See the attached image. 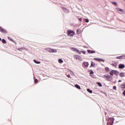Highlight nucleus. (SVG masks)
I'll return each instance as SVG.
<instances>
[{
  "instance_id": "1",
  "label": "nucleus",
  "mask_w": 125,
  "mask_h": 125,
  "mask_svg": "<svg viewBox=\"0 0 125 125\" xmlns=\"http://www.w3.org/2000/svg\"><path fill=\"white\" fill-rule=\"evenodd\" d=\"M67 36L68 37H70V38H73L74 36H75V32L73 30H67Z\"/></svg>"
},
{
  "instance_id": "2",
  "label": "nucleus",
  "mask_w": 125,
  "mask_h": 125,
  "mask_svg": "<svg viewBox=\"0 0 125 125\" xmlns=\"http://www.w3.org/2000/svg\"><path fill=\"white\" fill-rule=\"evenodd\" d=\"M46 50L47 51H48L49 52H52L53 53L57 52V50L54 49H51L50 48H47L46 49Z\"/></svg>"
},
{
  "instance_id": "3",
  "label": "nucleus",
  "mask_w": 125,
  "mask_h": 125,
  "mask_svg": "<svg viewBox=\"0 0 125 125\" xmlns=\"http://www.w3.org/2000/svg\"><path fill=\"white\" fill-rule=\"evenodd\" d=\"M74 57L75 59H76L77 60H79L80 61H83V59L81 56L78 55H74Z\"/></svg>"
},
{
  "instance_id": "4",
  "label": "nucleus",
  "mask_w": 125,
  "mask_h": 125,
  "mask_svg": "<svg viewBox=\"0 0 125 125\" xmlns=\"http://www.w3.org/2000/svg\"><path fill=\"white\" fill-rule=\"evenodd\" d=\"M70 49H71V50H72L73 51L79 52V54H81V53H80V51L79 50V49H78L75 47H71V48H70Z\"/></svg>"
},
{
  "instance_id": "5",
  "label": "nucleus",
  "mask_w": 125,
  "mask_h": 125,
  "mask_svg": "<svg viewBox=\"0 0 125 125\" xmlns=\"http://www.w3.org/2000/svg\"><path fill=\"white\" fill-rule=\"evenodd\" d=\"M83 67H85L86 68H87V67H88L89 64L88 63V62H84L83 63Z\"/></svg>"
},
{
  "instance_id": "6",
  "label": "nucleus",
  "mask_w": 125,
  "mask_h": 125,
  "mask_svg": "<svg viewBox=\"0 0 125 125\" xmlns=\"http://www.w3.org/2000/svg\"><path fill=\"white\" fill-rule=\"evenodd\" d=\"M116 10L117 11H120L122 13H125V10L124 9H122L121 8H116Z\"/></svg>"
},
{
  "instance_id": "7",
  "label": "nucleus",
  "mask_w": 125,
  "mask_h": 125,
  "mask_svg": "<svg viewBox=\"0 0 125 125\" xmlns=\"http://www.w3.org/2000/svg\"><path fill=\"white\" fill-rule=\"evenodd\" d=\"M110 120H111V121H112V123H111V122H107V124H108L109 125H113V124H114V120H115V119H114V118H110Z\"/></svg>"
},
{
  "instance_id": "8",
  "label": "nucleus",
  "mask_w": 125,
  "mask_h": 125,
  "mask_svg": "<svg viewBox=\"0 0 125 125\" xmlns=\"http://www.w3.org/2000/svg\"><path fill=\"white\" fill-rule=\"evenodd\" d=\"M0 31L3 33H4V34H6V30H5L4 29H3L2 27L0 26Z\"/></svg>"
},
{
  "instance_id": "9",
  "label": "nucleus",
  "mask_w": 125,
  "mask_h": 125,
  "mask_svg": "<svg viewBox=\"0 0 125 125\" xmlns=\"http://www.w3.org/2000/svg\"><path fill=\"white\" fill-rule=\"evenodd\" d=\"M125 64H120L119 65V69H124V68H125Z\"/></svg>"
},
{
  "instance_id": "10",
  "label": "nucleus",
  "mask_w": 125,
  "mask_h": 125,
  "mask_svg": "<svg viewBox=\"0 0 125 125\" xmlns=\"http://www.w3.org/2000/svg\"><path fill=\"white\" fill-rule=\"evenodd\" d=\"M104 78H105L107 80H109V79H110V77L108 75H104Z\"/></svg>"
},
{
  "instance_id": "11",
  "label": "nucleus",
  "mask_w": 125,
  "mask_h": 125,
  "mask_svg": "<svg viewBox=\"0 0 125 125\" xmlns=\"http://www.w3.org/2000/svg\"><path fill=\"white\" fill-rule=\"evenodd\" d=\"M88 53H95V51H92L90 50H87Z\"/></svg>"
},
{
  "instance_id": "12",
  "label": "nucleus",
  "mask_w": 125,
  "mask_h": 125,
  "mask_svg": "<svg viewBox=\"0 0 125 125\" xmlns=\"http://www.w3.org/2000/svg\"><path fill=\"white\" fill-rule=\"evenodd\" d=\"M119 74V72L116 70H113V75H115L116 76H118Z\"/></svg>"
},
{
  "instance_id": "13",
  "label": "nucleus",
  "mask_w": 125,
  "mask_h": 125,
  "mask_svg": "<svg viewBox=\"0 0 125 125\" xmlns=\"http://www.w3.org/2000/svg\"><path fill=\"white\" fill-rule=\"evenodd\" d=\"M68 71H69L70 75H71V76H74L75 75V74H74V72L72 70L68 69Z\"/></svg>"
},
{
  "instance_id": "14",
  "label": "nucleus",
  "mask_w": 125,
  "mask_h": 125,
  "mask_svg": "<svg viewBox=\"0 0 125 125\" xmlns=\"http://www.w3.org/2000/svg\"><path fill=\"white\" fill-rule=\"evenodd\" d=\"M58 62L59 63H60V64H62V63H63V62H64V61H63V60L61 59H59L58 60Z\"/></svg>"
},
{
  "instance_id": "15",
  "label": "nucleus",
  "mask_w": 125,
  "mask_h": 125,
  "mask_svg": "<svg viewBox=\"0 0 125 125\" xmlns=\"http://www.w3.org/2000/svg\"><path fill=\"white\" fill-rule=\"evenodd\" d=\"M120 77H121V78H123L125 77V73H120L119 74Z\"/></svg>"
},
{
  "instance_id": "16",
  "label": "nucleus",
  "mask_w": 125,
  "mask_h": 125,
  "mask_svg": "<svg viewBox=\"0 0 125 125\" xmlns=\"http://www.w3.org/2000/svg\"><path fill=\"white\" fill-rule=\"evenodd\" d=\"M63 10H64V12H65L66 13H69V12H70V11H69V10H68L66 8H64Z\"/></svg>"
},
{
  "instance_id": "17",
  "label": "nucleus",
  "mask_w": 125,
  "mask_h": 125,
  "mask_svg": "<svg viewBox=\"0 0 125 125\" xmlns=\"http://www.w3.org/2000/svg\"><path fill=\"white\" fill-rule=\"evenodd\" d=\"M75 87H76V88H78V89H81V86L79 85V84H76L75 85Z\"/></svg>"
},
{
  "instance_id": "18",
  "label": "nucleus",
  "mask_w": 125,
  "mask_h": 125,
  "mask_svg": "<svg viewBox=\"0 0 125 125\" xmlns=\"http://www.w3.org/2000/svg\"><path fill=\"white\" fill-rule=\"evenodd\" d=\"M111 3L116 6H118V4L115 1H111Z\"/></svg>"
},
{
  "instance_id": "19",
  "label": "nucleus",
  "mask_w": 125,
  "mask_h": 125,
  "mask_svg": "<svg viewBox=\"0 0 125 125\" xmlns=\"http://www.w3.org/2000/svg\"><path fill=\"white\" fill-rule=\"evenodd\" d=\"M91 66L92 67H94V66H95V63L94 62H91Z\"/></svg>"
},
{
  "instance_id": "20",
  "label": "nucleus",
  "mask_w": 125,
  "mask_h": 125,
  "mask_svg": "<svg viewBox=\"0 0 125 125\" xmlns=\"http://www.w3.org/2000/svg\"><path fill=\"white\" fill-rule=\"evenodd\" d=\"M109 74L111 76H113L114 75V70H112L111 71H110Z\"/></svg>"
},
{
  "instance_id": "21",
  "label": "nucleus",
  "mask_w": 125,
  "mask_h": 125,
  "mask_svg": "<svg viewBox=\"0 0 125 125\" xmlns=\"http://www.w3.org/2000/svg\"><path fill=\"white\" fill-rule=\"evenodd\" d=\"M77 33L78 34H81V29H78L77 30Z\"/></svg>"
},
{
  "instance_id": "22",
  "label": "nucleus",
  "mask_w": 125,
  "mask_h": 125,
  "mask_svg": "<svg viewBox=\"0 0 125 125\" xmlns=\"http://www.w3.org/2000/svg\"><path fill=\"white\" fill-rule=\"evenodd\" d=\"M34 62H35L36 64H41V62H37L35 60H34Z\"/></svg>"
},
{
  "instance_id": "23",
  "label": "nucleus",
  "mask_w": 125,
  "mask_h": 125,
  "mask_svg": "<svg viewBox=\"0 0 125 125\" xmlns=\"http://www.w3.org/2000/svg\"><path fill=\"white\" fill-rule=\"evenodd\" d=\"M87 91L89 92V93H92V90H90V89H87Z\"/></svg>"
},
{
  "instance_id": "24",
  "label": "nucleus",
  "mask_w": 125,
  "mask_h": 125,
  "mask_svg": "<svg viewBox=\"0 0 125 125\" xmlns=\"http://www.w3.org/2000/svg\"><path fill=\"white\" fill-rule=\"evenodd\" d=\"M94 60H95L96 61H100V59L94 58Z\"/></svg>"
},
{
  "instance_id": "25",
  "label": "nucleus",
  "mask_w": 125,
  "mask_h": 125,
  "mask_svg": "<svg viewBox=\"0 0 125 125\" xmlns=\"http://www.w3.org/2000/svg\"><path fill=\"white\" fill-rule=\"evenodd\" d=\"M8 39L10 40L11 41V42H14V41L13 40H12V39H11V38L8 37Z\"/></svg>"
},
{
  "instance_id": "26",
  "label": "nucleus",
  "mask_w": 125,
  "mask_h": 125,
  "mask_svg": "<svg viewBox=\"0 0 125 125\" xmlns=\"http://www.w3.org/2000/svg\"><path fill=\"white\" fill-rule=\"evenodd\" d=\"M105 71H106V72H109L110 71V69H109L108 67H105Z\"/></svg>"
},
{
  "instance_id": "27",
  "label": "nucleus",
  "mask_w": 125,
  "mask_h": 125,
  "mask_svg": "<svg viewBox=\"0 0 125 125\" xmlns=\"http://www.w3.org/2000/svg\"><path fill=\"white\" fill-rule=\"evenodd\" d=\"M97 84L99 85V86H102V84H101V83H99V82H98L97 83Z\"/></svg>"
},
{
  "instance_id": "28",
  "label": "nucleus",
  "mask_w": 125,
  "mask_h": 125,
  "mask_svg": "<svg viewBox=\"0 0 125 125\" xmlns=\"http://www.w3.org/2000/svg\"><path fill=\"white\" fill-rule=\"evenodd\" d=\"M2 42L3 43H6V41H5V40H4V39H2Z\"/></svg>"
},
{
  "instance_id": "29",
  "label": "nucleus",
  "mask_w": 125,
  "mask_h": 125,
  "mask_svg": "<svg viewBox=\"0 0 125 125\" xmlns=\"http://www.w3.org/2000/svg\"><path fill=\"white\" fill-rule=\"evenodd\" d=\"M121 59H125V55L121 56Z\"/></svg>"
},
{
  "instance_id": "30",
  "label": "nucleus",
  "mask_w": 125,
  "mask_h": 125,
  "mask_svg": "<svg viewBox=\"0 0 125 125\" xmlns=\"http://www.w3.org/2000/svg\"><path fill=\"white\" fill-rule=\"evenodd\" d=\"M85 21L86 23H88V22H89V21L87 19H85Z\"/></svg>"
},
{
  "instance_id": "31",
  "label": "nucleus",
  "mask_w": 125,
  "mask_h": 125,
  "mask_svg": "<svg viewBox=\"0 0 125 125\" xmlns=\"http://www.w3.org/2000/svg\"><path fill=\"white\" fill-rule=\"evenodd\" d=\"M116 59H122V58H121V57L120 56H119V57H116Z\"/></svg>"
},
{
  "instance_id": "32",
  "label": "nucleus",
  "mask_w": 125,
  "mask_h": 125,
  "mask_svg": "<svg viewBox=\"0 0 125 125\" xmlns=\"http://www.w3.org/2000/svg\"><path fill=\"white\" fill-rule=\"evenodd\" d=\"M113 89H114V90H116L117 89V87L116 86H114L113 87Z\"/></svg>"
},
{
  "instance_id": "33",
  "label": "nucleus",
  "mask_w": 125,
  "mask_h": 125,
  "mask_svg": "<svg viewBox=\"0 0 125 125\" xmlns=\"http://www.w3.org/2000/svg\"><path fill=\"white\" fill-rule=\"evenodd\" d=\"M100 61H103V62H105V60L100 59Z\"/></svg>"
},
{
  "instance_id": "34",
  "label": "nucleus",
  "mask_w": 125,
  "mask_h": 125,
  "mask_svg": "<svg viewBox=\"0 0 125 125\" xmlns=\"http://www.w3.org/2000/svg\"><path fill=\"white\" fill-rule=\"evenodd\" d=\"M22 49H23V48H18V50H20V51H21Z\"/></svg>"
},
{
  "instance_id": "35",
  "label": "nucleus",
  "mask_w": 125,
  "mask_h": 125,
  "mask_svg": "<svg viewBox=\"0 0 125 125\" xmlns=\"http://www.w3.org/2000/svg\"><path fill=\"white\" fill-rule=\"evenodd\" d=\"M35 83H38V79L35 80Z\"/></svg>"
},
{
  "instance_id": "36",
  "label": "nucleus",
  "mask_w": 125,
  "mask_h": 125,
  "mask_svg": "<svg viewBox=\"0 0 125 125\" xmlns=\"http://www.w3.org/2000/svg\"><path fill=\"white\" fill-rule=\"evenodd\" d=\"M67 77H68V78H70V79H72V78H71V75H70V74H68V75H67Z\"/></svg>"
},
{
  "instance_id": "37",
  "label": "nucleus",
  "mask_w": 125,
  "mask_h": 125,
  "mask_svg": "<svg viewBox=\"0 0 125 125\" xmlns=\"http://www.w3.org/2000/svg\"><path fill=\"white\" fill-rule=\"evenodd\" d=\"M123 95L125 96V90L124 91V92H123Z\"/></svg>"
},
{
  "instance_id": "38",
  "label": "nucleus",
  "mask_w": 125,
  "mask_h": 125,
  "mask_svg": "<svg viewBox=\"0 0 125 125\" xmlns=\"http://www.w3.org/2000/svg\"><path fill=\"white\" fill-rule=\"evenodd\" d=\"M81 52H82V53H83V54H85V51H81Z\"/></svg>"
},
{
  "instance_id": "39",
  "label": "nucleus",
  "mask_w": 125,
  "mask_h": 125,
  "mask_svg": "<svg viewBox=\"0 0 125 125\" xmlns=\"http://www.w3.org/2000/svg\"><path fill=\"white\" fill-rule=\"evenodd\" d=\"M78 20H79V21H81L82 19V18H78Z\"/></svg>"
},
{
  "instance_id": "40",
  "label": "nucleus",
  "mask_w": 125,
  "mask_h": 125,
  "mask_svg": "<svg viewBox=\"0 0 125 125\" xmlns=\"http://www.w3.org/2000/svg\"><path fill=\"white\" fill-rule=\"evenodd\" d=\"M90 74L91 75L92 74H93V71H92L91 72H90Z\"/></svg>"
},
{
  "instance_id": "41",
  "label": "nucleus",
  "mask_w": 125,
  "mask_h": 125,
  "mask_svg": "<svg viewBox=\"0 0 125 125\" xmlns=\"http://www.w3.org/2000/svg\"><path fill=\"white\" fill-rule=\"evenodd\" d=\"M121 82H122V81H121V80H119V81H118V83H121Z\"/></svg>"
},
{
  "instance_id": "42",
  "label": "nucleus",
  "mask_w": 125,
  "mask_h": 125,
  "mask_svg": "<svg viewBox=\"0 0 125 125\" xmlns=\"http://www.w3.org/2000/svg\"><path fill=\"white\" fill-rule=\"evenodd\" d=\"M0 41H1V38H0Z\"/></svg>"
}]
</instances>
